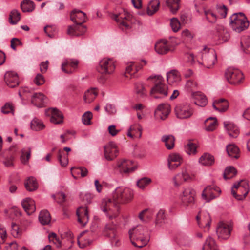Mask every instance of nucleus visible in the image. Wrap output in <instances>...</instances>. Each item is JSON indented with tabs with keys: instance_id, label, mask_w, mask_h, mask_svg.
<instances>
[{
	"instance_id": "obj_1",
	"label": "nucleus",
	"mask_w": 250,
	"mask_h": 250,
	"mask_svg": "<svg viewBox=\"0 0 250 250\" xmlns=\"http://www.w3.org/2000/svg\"><path fill=\"white\" fill-rule=\"evenodd\" d=\"M133 197L134 193L131 189L121 187L117 188L112 192L110 198V203L113 204L114 208L112 210L113 214L110 215V219L115 218L118 215L121 204L130 202Z\"/></svg>"
},
{
	"instance_id": "obj_2",
	"label": "nucleus",
	"mask_w": 250,
	"mask_h": 250,
	"mask_svg": "<svg viewBox=\"0 0 250 250\" xmlns=\"http://www.w3.org/2000/svg\"><path fill=\"white\" fill-rule=\"evenodd\" d=\"M128 234L131 243L136 247L143 248L150 240V234L147 229L142 225L133 227L129 230Z\"/></svg>"
},
{
	"instance_id": "obj_3",
	"label": "nucleus",
	"mask_w": 250,
	"mask_h": 250,
	"mask_svg": "<svg viewBox=\"0 0 250 250\" xmlns=\"http://www.w3.org/2000/svg\"><path fill=\"white\" fill-rule=\"evenodd\" d=\"M147 80H152L154 84L150 92V95L152 98H162L167 95V86L164 83V80L161 76H150Z\"/></svg>"
},
{
	"instance_id": "obj_4",
	"label": "nucleus",
	"mask_w": 250,
	"mask_h": 250,
	"mask_svg": "<svg viewBox=\"0 0 250 250\" xmlns=\"http://www.w3.org/2000/svg\"><path fill=\"white\" fill-rule=\"evenodd\" d=\"M229 22L232 29L239 33L247 29L249 25L246 17L242 13L233 14L230 17Z\"/></svg>"
},
{
	"instance_id": "obj_5",
	"label": "nucleus",
	"mask_w": 250,
	"mask_h": 250,
	"mask_svg": "<svg viewBox=\"0 0 250 250\" xmlns=\"http://www.w3.org/2000/svg\"><path fill=\"white\" fill-rule=\"evenodd\" d=\"M111 18L116 21L119 27L123 31H126L131 28L132 16L127 11L124 10L123 13L113 14Z\"/></svg>"
},
{
	"instance_id": "obj_6",
	"label": "nucleus",
	"mask_w": 250,
	"mask_h": 250,
	"mask_svg": "<svg viewBox=\"0 0 250 250\" xmlns=\"http://www.w3.org/2000/svg\"><path fill=\"white\" fill-rule=\"evenodd\" d=\"M249 192V185L247 181L241 180L235 183L231 189V193L237 200H243Z\"/></svg>"
},
{
	"instance_id": "obj_7",
	"label": "nucleus",
	"mask_w": 250,
	"mask_h": 250,
	"mask_svg": "<svg viewBox=\"0 0 250 250\" xmlns=\"http://www.w3.org/2000/svg\"><path fill=\"white\" fill-rule=\"evenodd\" d=\"M201 64L207 68H211L217 62V54L211 48L204 47L202 54Z\"/></svg>"
},
{
	"instance_id": "obj_8",
	"label": "nucleus",
	"mask_w": 250,
	"mask_h": 250,
	"mask_svg": "<svg viewBox=\"0 0 250 250\" xmlns=\"http://www.w3.org/2000/svg\"><path fill=\"white\" fill-rule=\"evenodd\" d=\"M133 162L131 160L123 159L118 160L115 164H112L113 169L121 173H128L133 172L136 169L133 165Z\"/></svg>"
},
{
	"instance_id": "obj_9",
	"label": "nucleus",
	"mask_w": 250,
	"mask_h": 250,
	"mask_svg": "<svg viewBox=\"0 0 250 250\" xmlns=\"http://www.w3.org/2000/svg\"><path fill=\"white\" fill-rule=\"evenodd\" d=\"M195 191L191 188H185L180 195L181 204L184 207L193 205L195 202Z\"/></svg>"
},
{
	"instance_id": "obj_10",
	"label": "nucleus",
	"mask_w": 250,
	"mask_h": 250,
	"mask_svg": "<svg viewBox=\"0 0 250 250\" xmlns=\"http://www.w3.org/2000/svg\"><path fill=\"white\" fill-rule=\"evenodd\" d=\"M225 76L229 83L234 85L240 83L244 78L242 73L239 70L233 68H228L225 72Z\"/></svg>"
},
{
	"instance_id": "obj_11",
	"label": "nucleus",
	"mask_w": 250,
	"mask_h": 250,
	"mask_svg": "<svg viewBox=\"0 0 250 250\" xmlns=\"http://www.w3.org/2000/svg\"><path fill=\"white\" fill-rule=\"evenodd\" d=\"M176 115L179 119H184L190 118L193 114L192 108L188 104H180L175 109Z\"/></svg>"
},
{
	"instance_id": "obj_12",
	"label": "nucleus",
	"mask_w": 250,
	"mask_h": 250,
	"mask_svg": "<svg viewBox=\"0 0 250 250\" xmlns=\"http://www.w3.org/2000/svg\"><path fill=\"white\" fill-rule=\"evenodd\" d=\"M220 192V189L217 186L214 185H210L204 189L202 197L206 202H209L218 196Z\"/></svg>"
},
{
	"instance_id": "obj_13",
	"label": "nucleus",
	"mask_w": 250,
	"mask_h": 250,
	"mask_svg": "<svg viewBox=\"0 0 250 250\" xmlns=\"http://www.w3.org/2000/svg\"><path fill=\"white\" fill-rule=\"evenodd\" d=\"M232 229L230 225L220 222L216 229V233L219 238L227 239L229 237Z\"/></svg>"
},
{
	"instance_id": "obj_14",
	"label": "nucleus",
	"mask_w": 250,
	"mask_h": 250,
	"mask_svg": "<svg viewBox=\"0 0 250 250\" xmlns=\"http://www.w3.org/2000/svg\"><path fill=\"white\" fill-rule=\"evenodd\" d=\"M79 61L75 59H66L62 64V70L66 74L74 73L78 67Z\"/></svg>"
},
{
	"instance_id": "obj_15",
	"label": "nucleus",
	"mask_w": 250,
	"mask_h": 250,
	"mask_svg": "<svg viewBox=\"0 0 250 250\" xmlns=\"http://www.w3.org/2000/svg\"><path fill=\"white\" fill-rule=\"evenodd\" d=\"M171 111L170 106L167 104H162L158 105L155 111V116L157 119L165 120Z\"/></svg>"
},
{
	"instance_id": "obj_16",
	"label": "nucleus",
	"mask_w": 250,
	"mask_h": 250,
	"mask_svg": "<svg viewBox=\"0 0 250 250\" xmlns=\"http://www.w3.org/2000/svg\"><path fill=\"white\" fill-rule=\"evenodd\" d=\"M190 178V176L188 173L186 167L182 169L181 172L177 174L173 178V181L175 187H178L185 182Z\"/></svg>"
},
{
	"instance_id": "obj_17",
	"label": "nucleus",
	"mask_w": 250,
	"mask_h": 250,
	"mask_svg": "<svg viewBox=\"0 0 250 250\" xmlns=\"http://www.w3.org/2000/svg\"><path fill=\"white\" fill-rule=\"evenodd\" d=\"M76 214L78 222L83 226H84L89 221V214L87 207L81 206L78 208Z\"/></svg>"
},
{
	"instance_id": "obj_18",
	"label": "nucleus",
	"mask_w": 250,
	"mask_h": 250,
	"mask_svg": "<svg viewBox=\"0 0 250 250\" xmlns=\"http://www.w3.org/2000/svg\"><path fill=\"white\" fill-rule=\"evenodd\" d=\"M182 162L181 156L177 153H172L167 158L168 168L171 170L176 169Z\"/></svg>"
},
{
	"instance_id": "obj_19",
	"label": "nucleus",
	"mask_w": 250,
	"mask_h": 250,
	"mask_svg": "<svg viewBox=\"0 0 250 250\" xmlns=\"http://www.w3.org/2000/svg\"><path fill=\"white\" fill-rule=\"evenodd\" d=\"M196 220L200 227L203 228L205 231H208L211 219L208 213H205L203 216L199 213L196 216Z\"/></svg>"
},
{
	"instance_id": "obj_20",
	"label": "nucleus",
	"mask_w": 250,
	"mask_h": 250,
	"mask_svg": "<svg viewBox=\"0 0 250 250\" xmlns=\"http://www.w3.org/2000/svg\"><path fill=\"white\" fill-rule=\"evenodd\" d=\"M46 113L50 115V122L55 124H60L62 123L63 116L62 112L56 108H49L46 111Z\"/></svg>"
},
{
	"instance_id": "obj_21",
	"label": "nucleus",
	"mask_w": 250,
	"mask_h": 250,
	"mask_svg": "<svg viewBox=\"0 0 250 250\" xmlns=\"http://www.w3.org/2000/svg\"><path fill=\"white\" fill-rule=\"evenodd\" d=\"M4 80L9 87L14 88L19 85V78L17 74L14 72H7L4 75Z\"/></svg>"
},
{
	"instance_id": "obj_22",
	"label": "nucleus",
	"mask_w": 250,
	"mask_h": 250,
	"mask_svg": "<svg viewBox=\"0 0 250 250\" xmlns=\"http://www.w3.org/2000/svg\"><path fill=\"white\" fill-rule=\"evenodd\" d=\"M83 24L75 23L68 27L67 33L72 36H79L83 35L86 31V28Z\"/></svg>"
},
{
	"instance_id": "obj_23",
	"label": "nucleus",
	"mask_w": 250,
	"mask_h": 250,
	"mask_svg": "<svg viewBox=\"0 0 250 250\" xmlns=\"http://www.w3.org/2000/svg\"><path fill=\"white\" fill-rule=\"evenodd\" d=\"M229 106L228 101L224 98H220L213 101V108L219 112H224L227 111Z\"/></svg>"
},
{
	"instance_id": "obj_24",
	"label": "nucleus",
	"mask_w": 250,
	"mask_h": 250,
	"mask_svg": "<svg viewBox=\"0 0 250 250\" xmlns=\"http://www.w3.org/2000/svg\"><path fill=\"white\" fill-rule=\"evenodd\" d=\"M70 19L75 23L83 24L85 21L86 14L81 10H74L71 13Z\"/></svg>"
},
{
	"instance_id": "obj_25",
	"label": "nucleus",
	"mask_w": 250,
	"mask_h": 250,
	"mask_svg": "<svg viewBox=\"0 0 250 250\" xmlns=\"http://www.w3.org/2000/svg\"><path fill=\"white\" fill-rule=\"evenodd\" d=\"M21 205L28 215L34 212L36 206L34 201L30 198H26L21 202Z\"/></svg>"
},
{
	"instance_id": "obj_26",
	"label": "nucleus",
	"mask_w": 250,
	"mask_h": 250,
	"mask_svg": "<svg viewBox=\"0 0 250 250\" xmlns=\"http://www.w3.org/2000/svg\"><path fill=\"white\" fill-rule=\"evenodd\" d=\"M156 51L160 54H165L168 52H172L167 43L166 39H162L157 42L155 45Z\"/></svg>"
},
{
	"instance_id": "obj_27",
	"label": "nucleus",
	"mask_w": 250,
	"mask_h": 250,
	"mask_svg": "<svg viewBox=\"0 0 250 250\" xmlns=\"http://www.w3.org/2000/svg\"><path fill=\"white\" fill-rule=\"evenodd\" d=\"M46 97L41 93H35L31 95V101L35 106L41 107L45 102Z\"/></svg>"
},
{
	"instance_id": "obj_28",
	"label": "nucleus",
	"mask_w": 250,
	"mask_h": 250,
	"mask_svg": "<svg viewBox=\"0 0 250 250\" xmlns=\"http://www.w3.org/2000/svg\"><path fill=\"white\" fill-rule=\"evenodd\" d=\"M224 127L227 130L229 136L232 138H236L239 134V130L238 127L233 123H224Z\"/></svg>"
},
{
	"instance_id": "obj_29",
	"label": "nucleus",
	"mask_w": 250,
	"mask_h": 250,
	"mask_svg": "<svg viewBox=\"0 0 250 250\" xmlns=\"http://www.w3.org/2000/svg\"><path fill=\"white\" fill-rule=\"evenodd\" d=\"M194 103L201 107H204L207 104V99L206 96L200 92H196L193 94Z\"/></svg>"
},
{
	"instance_id": "obj_30",
	"label": "nucleus",
	"mask_w": 250,
	"mask_h": 250,
	"mask_svg": "<svg viewBox=\"0 0 250 250\" xmlns=\"http://www.w3.org/2000/svg\"><path fill=\"white\" fill-rule=\"evenodd\" d=\"M98 95L96 88H91L87 90L83 96V100L85 103H90L94 101Z\"/></svg>"
},
{
	"instance_id": "obj_31",
	"label": "nucleus",
	"mask_w": 250,
	"mask_h": 250,
	"mask_svg": "<svg viewBox=\"0 0 250 250\" xmlns=\"http://www.w3.org/2000/svg\"><path fill=\"white\" fill-rule=\"evenodd\" d=\"M167 81L169 83H177L181 80L180 75L179 72L175 70H172L167 74Z\"/></svg>"
},
{
	"instance_id": "obj_32",
	"label": "nucleus",
	"mask_w": 250,
	"mask_h": 250,
	"mask_svg": "<svg viewBox=\"0 0 250 250\" xmlns=\"http://www.w3.org/2000/svg\"><path fill=\"white\" fill-rule=\"evenodd\" d=\"M202 250H218V249L215 241L208 236L203 246Z\"/></svg>"
},
{
	"instance_id": "obj_33",
	"label": "nucleus",
	"mask_w": 250,
	"mask_h": 250,
	"mask_svg": "<svg viewBox=\"0 0 250 250\" xmlns=\"http://www.w3.org/2000/svg\"><path fill=\"white\" fill-rule=\"evenodd\" d=\"M109 58H104L99 62L97 71L101 74H106L108 72L109 67Z\"/></svg>"
},
{
	"instance_id": "obj_34",
	"label": "nucleus",
	"mask_w": 250,
	"mask_h": 250,
	"mask_svg": "<svg viewBox=\"0 0 250 250\" xmlns=\"http://www.w3.org/2000/svg\"><path fill=\"white\" fill-rule=\"evenodd\" d=\"M24 186L26 189L30 192L36 190L38 187L36 179L33 177L28 178L25 181Z\"/></svg>"
},
{
	"instance_id": "obj_35",
	"label": "nucleus",
	"mask_w": 250,
	"mask_h": 250,
	"mask_svg": "<svg viewBox=\"0 0 250 250\" xmlns=\"http://www.w3.org/2000/svg\"><path fill=\"white\" fill-rule=\"evenodd\" d=\"M21 8L23 12H30L35 8L34 2L30 0H24L21 3Z\"/></svg>"
},
{
	"instance_id": "obj_36",
	"label": "nucleus",
	"mask_w": 250,
	"mask_h": 250,
	"mask_svg": "<svg viewBox=\"0 0 250 250\" xmlns=\"http://www.w3.org/2000/svg\"><path fill=\"white\" fill-rule=\"evenodd\" d=\"M160 2L158 0H152L148 4L147 7V13L151 16L155 13L159 9Z\"/></svg>"
},
{
	"instance_id": "obj_37",
	"label": "nucleus",
	"mask_w": 250,
	"mask_h": 250,
	"mask_svg": "<svg viewBox=\"0 0 250 250\" xmlns=\"http://www.w3.org/2000/svg\"><path fill=\"white\" fill-rule=\"evenodd\" d=\"M161 140L165 143V146L167 149H171L174 147L175 138L171 135H164Z\"/></svg>"
},
{
	"instance_id": "obj_38",
	"label": "nucleus",
	"mask_w": 250,
	"mask_h": 250,
	"mask_svg": "<svg viewBox=\"0 0 250 250\" xmlns=\"http://www.w3.org/2000/svg\"><path fill=\"white\" fill-rule=\"evenodd\" d=\"M226 150L229 156L237 159L239 157V148L234 145H229L226 147Z\"/></svg>"
},
{
	"instance_id": "obj_39",
	"label": "nucleus",
	"mask_w": 250,
	"mask_h": 250,
	"mask_svg": "<svg viewBox=\"0 0 250 250\" xmlns=\"http://www.w3.org/2000/svg\"><path fill=\"white\" fill-rule=\"evenodd\" d=\"M199 162L203 165L210 166L214 163V158L210 154L205 153L200 158Z\"/></svg>"
},
{
	"instance_id": "obj_40",
	"label": "nucleus",
	"mask_w": 250,
	"mask_h": 250,
	"mask_svg": "<svg viewBox=\"0 0 250 250\" xmlns=\"http://www.w3.org/2000/svg\"><path fill=\"white\" fill-rule=\"evenodd\" d=\"M21 19L20 13L16 9L12 10L9 15V22L12 25L16 24Z\"/></svg>"
},
{
	"instance_id": "obj_41",
	"label": "nucleus",
	"mask_w": 250,
	"mask_h": 250,
	"mask_svg": "<svg viewBox=\"0 0 250 250\" xmlns=\"http://www.w3.org/2000/svg\"><path fill=\"white\" fill-rule=\"evenodd\" d=\"M206 130L208 131H213L217 126V120L215 118L210 117L205 121Z\"/></svg>"
},
{
	"instance_id": "obj_42",
	"label": "nucleus",
	"mask_w": 250,
	"mask_h": 250,
	"mask_svg": "<svg viewBox=\"0 0 250 250\" xmlns=\"http://www.w3.org/2000/svg\"><path fill=\"white\" fill-rule=\"evenodd\" d=\"M120 153L118 145L114 142H110V161L117 158Z\"/></svg>"
},
{
	"instance_id": "obj_43",
	"label": "nucleus",
	"mask_w": 250,
	"mask_h": 250,
	"mask_svg": "<svg viewBox=\"0 0 250 250\" xmlns=\"http://www.w3.org/2000/svg\"><path fill=\"white\" fill-rule=\"evenodd\" d=\"M39 220L42 225L48 224L51 220L49 212L47 210L41 211L39 216Z\"/></svg>"
},
{
	"instance_id": "obj_44",
	"label": "nucleus",
	"mask_w": 250,
	"mask_h": 250,
	"mask_svg": "<svg viewBox=\"0 0 250 250\" xmlns=\"http://www.w3.org/2000/svg\"><path fill=\"white\" fill-rule=\"evenodd\" d=\"M180 0H167L166 4L173 14L176 13L179 9Z\"/></svg>"
},
{
	"instance_id": "obj_45",
	"label": "nucleus",
	"mask_w": 250,
	"mask_h": 250,
	"mask_svg": "<svg viewBox=\"0 0 250 250\" xmlns=\"http://www.w3.org/2000/svg\"><path fill=\"white\" fill-rule=\"evenodd\" d=\"M45 127L42 122L37 118H34L31 122V128L32 130L39 131Z\"/></svg>"
},
{
	"instance_id": "obj_46",
	"label": "nucleus",
	"mask_w": 250,
	"mask_h": 250,
	"mask_svg": "<svg viewBox=\"0 0 250 250\" xmlns=\"http://www.w3.org/2000/svg\"><path fill=\"white\" fill-rule=\"evenodd\" d=\"M236 173L237 171L234 167H228L225 170L223 177L225 179H229L235 176Z\"/></svg>"
},
{
	"instance_id": "obj_47",
	"label": "nucleus",
	"mask_w": 250,
	"mask_h": 250,
	"mask_svg": "<svg viewBox=\"0 0 250 250\" xmlns=\"http://www.w3.org/2000/svg\"><path fill=\"white\" fill-rule=\"evenodd\" d=\"M206 20L210 23H214L217 21V16L210 10H204Z\"/></svg>"
},
{
	"instance_id": "obj_48",
	"label": "nucleus",
	"mask_w": 250,
	"mask_h": 250,
	"mask_svg": "<svg viewBox=\"0 0 250 250\" xmlns=\"http://www.w3.org/2000/svg\"><path fill=\"white\" fill-rule=\"evenodd\" d=\"M197 146L196 143L191 141H188L185 146V150L189 155L195 154L197 152Z\"/></svg>"
},
{
	"instance_id": "obj_49",
	"label": "nucleus",
	"mask_w": 250,
	"mask_h": 250,
	"mask_svg": "<svg viewBox=\"0 0 250 250\" xmlns=\"http://www.w3.org/2000/svg\"><path fill=\"white\" fill-rule=\"evenodd\" d=\"M136 93L141 97H145L147 95V92L142 83H137L135 84Z\"/></svg>"
},
{
	"instance_id": "obj_50",
	"label": "nucleus",
	"mask_w": 250,
	"mask_h": 250,
	"mask_svg": "<svg viewBox=\"0 0 250 250\" xmlns=\"http://www.w3.org/2000/svg\"><path fill=\"white\" fill-rule=\"evenodd\" d=\"M218 36L220 42L222 43L227 42L230 37L229 32L224 29L220 30L218 32Z\"/></svg>"
},
{
	"instance_id": "obj_51",
	"label": "nucleus",
	"mask_w": 250,
	"mask_h": 250,
	"mask_svg": "<svg viewBox=\"0 0 250 250\" xmlns=\"http://www.w3.org/2000/svg\"><path fill=\"white\" fill-rule=\"evenodd\" d=\"M32 95V91L28 87L21 88L19 91V95L22 99H27Z\"/></svg>"
},
{
	"instance_id": "obj_52",
	"label": "nucleus",
	"mask_w": 250,
	"mask_h": 250,
	"mask_svg": "<svg viewBox=\"0 0 250 250\" xmlns=\"http://www.w3.org/2000/svg\"><path fill=\"white\" fill-rule=\"evenodd\" d=\"M31 155V148H24L21 151V160L22 163H26L30 157Z\"/></svg>"
},
{
	"instance_id": "obj_53",
	"label": "nucleus",
	"mask_w": 250,
	"mask_h": 250,
	"mask_svg": "<svg viewBox=\"0 0 250 250\" xmlns=\"http://www.w3.org/2000/svg\"><path fill=\"white\" fill-rule=\"evenodd\" d=\"M4 212L6 214L9 213L10 218H14V217H18L21 215V212L20 209L16 207H14L9 209V210H5Z\"/></svg>"
},
{
	"instance_id": "obj_54",
	"label": "nucleus",
	"mask_w": 250,
	"mask_h": 250,
	"mask_svg": "<svg viewBox=\"0 0 250 250\" xmlns=\"http://www.w3.org/2000/svg\"><path fill=\"white\" fill-rule=\"evenodd\" d=\"M100 208L107 216L108 215V210L109 209V198H106L103 199L102 201Z\"/></svg>"
},
{
	"instance_id": "obj_55",
	"label": "nucleus",
	"mask_w": 250,
	"mask_h": 250,
	"mask_svg": "<svg viewBox=\"0 0 250 250\" xmlns=\"http://www.w3.org/2000/svg\"><path fill=\"white\" fill-rule=\"evenodd\" d=\"M241 46L246 53H250V37L243 38L241 42Z\"/></svg>"
},
{
	"instance_id": "obj_56",
	"label": "nucleus",
	"mask_w": 250,
	"mask_h": 250,
	"mask_svg": "<svg viewBox=\"0 0 250 250\" xmlns=\"http://www.w3.org/2000/svg\"><path fill=\"white\" fill-rule=\"evenodd\" d=\"M151 181V180L150 178L144 177L137 181V186L140 188L143 189L150 184Z\"/></svg>"
},
{
	"instance_id": "obj_57",
	"label": "nucleus",
	"mask_w": 250,
	"mask_h": 250,
	"mask_svg": "<svg viewBox=\"0 0 250 250\" xmlns=\"http://www.w3.org/2000/svg\"><path fill=\"white\" fill-rule=\"evenodd\" d=\"M166 218L165 213L164 210L161 209L157 214L156 218L155 220V224L156 226H161L164 222Z\"/></svg>"
},
{
	"instance_id": "obj_58",
	"label": "nucleus",
	"mask_w": 250,
	"mask_h": 250,
	"mask_svg": "<svg viewBox=\"0 0 250 250\" xmlns=\"http://www.w3.org/2000/svg\"><path fill=\"white\" fill-rule=\"evenodd\" d=\"M117 228V226L116 224H114L113 222H112V224L110 223V238L112 237L113 238L115 239L114 241L112 240L111 243L112 245L114 244L115 245H117L118 240L116 238V229Z\"/></svg>"
},
{
	"instance_id": "obj_59",
	"label": "nucleus",
	"mask_w": 250,
	"mask_h": 250,
	"mask_svg": "<svg viewBox=\"0 0 250 250\" xmlns=\"http://www.w3.org/2000/svg\"><path fill=\"white\" fill-rule=\"evenodd\" d=\"M11 234L15 238H19L21 235V231L20 230L19 227L14 223H12L11 225Z\"/></svg>"
},
{
	"instance_id": "obj_60",
	"label": "nucleus",
	"mask_w": 250,
	"mask_h": 250,
	"mask_svg": "<svg viewBox=\"0 0 250 250\" xmlns=\"http://www.w3.org/2000/svg\"><path fill=\"white\" fill-rule=\"evenodd\" d=\"M1 112L4 114H8L14 113V106L11 103H6L4 106L1 107Z\"/></svg>"
},
{
	"instance_id": "obj_61",
	"label": "nucleus",
	"mask_w": 250,
	"mask_h": 250,
	"mask_svg": "<svg viewBox=\"0 0 250 250\" xmlns=\"http://www.w3.org/2000/svg\"><path fill=\"white\" fill-rule=\"evenodd\" d=\"M166 40L169 47H170L172 51H173L176 46L179 44L177 39L175 37H170L168 40Z\"/></svg>"
},
{
	"instance_id": "obj_62",
	"label": "nucleus",
	"mask_w": 250,
	"mask_h": 250,
	"mask_svg": "<svg viewBox=\"0 0 250 250\" xmlns=\"http://www.w3.org/2000/svg\"><path fill=\"white\" fill-rule=\"evenodd\" d=\"M170 25L172 30L176 32L180 29V23L179 20L176 18H173L170 20Z\"/></svg>"
},
{
	"instance_id": "obj_63",
	"label": "nucleus",
	"mask_w": 250,
	"mask_h": 250,
	"mask_svg": "<svg viewBox=\"0 0 250 250\" xmlns=\"http://www.w3.org/2000/svg\"><path fill=\"white\" fill-rule=\"evenodd\" d=\"M48 239L50 242H52L57 247H59L61 246V240L55 233L52 232L50 233L48 235Z\"/></svg>"
},
{
	"instance_id": "obj_64",
	"label": "nucleus",
	"mask_w": 250,
	"mask_h": 250,
	"mask_svg": "<svg viewBox=\"0 0 250 250\" xmlns=\"http://www.w3.org/2000/svg\"><path fill=\"white\" fill-rule=\"evenodd\" d=\"M216 9L218 14L222 18L226 17L227 14L228 9L225 5L218 4L216 6Z\"/></svg>"
}]
</instances>
